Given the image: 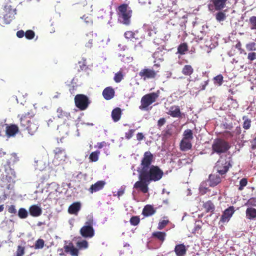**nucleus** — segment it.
I'll return each mask as SVG.
<instances>
[{
	"label": "nucleus",
	"instance_id": "1",
	"mask_svg": "<svg viewBox=\"0 0 256 256\" xmlns=\"http://www.w3.org/2000/svg\"><path fill=\"white\" fill-rule=\"evenodd\" d=\"M153 159L151 152H146L141 160L140 168L138 170L150 182L158 181L164 175L163 171L158 166L152 165Z\"/></svg>",
	"mask_w": 256,
	"mask_h": 256
},
{
	"label": "nucleus",
	"instance_id": "2",
	"mask_svg": "<svg viewBox=\"0 0 256 256\" xmlns=\"http://www.w3.org/2000/svg\"><path fill=\"white\" fill-rule=\"evenodd\" d=\"M18 158L16 153H6L2 148L0 149V172L4 169L6 174H2L3 181L10 182L16 176V172L11 168L10 164L18 161Z\"/></svg>",
	"mask_w": 256,
	"mask_h": 256
},
{
	"label": "nucleus",
	"instance_id": "3",
	"mask_svg": "<svg viewBox=\"0 0 256 256\" xmlns=\"http://www.w3.org/2000/svg\"><path fill=\"white\" fill-rule=\"evenodd\" d=\"M35 114L32 110L27 112L19 114V124L22 130H27L28 133L32 136L38 131L40 124L38 119L34 118Z\"/></svg>",
	"mask_w": 256,
	"mask_h": 256
},
{
	"label": "nucleus",
	"instance_id": "4",
	"mask_svg": "<svg viewBox=\"0 0 256 256\" xmlns=\"http://www.w3.org/2000/svg\"><path fill=\"white\" fill-rule=\"evenodd\" d=\"M132 12L128 4H124L119 6L116 10L118 22L126 26L130 25Z\"/></svg>",
	"mask_w": 256,
	"mask_h": 256
},
{
	"label": "nucleus",
	"instance_id": "5",
	"mask_svg": "<svg viewBox=\"0 0 256 256\" xmlns=\"http://www.w3.org/2000/svg\"><path fill=\"white\" fill-rule=\"evenodd\" d=\"M230 148V145L227 141L220 138H216L212 145V154L218 155L226 153Z\"/></svg>",
	"mask_w": 256,
	"mask_h": 256
},
{
	"label": "nucleus",
	"instance_id": "6",
	"mask_svg": "<svg viewBox=\"0 0 256 256\" xmlns=\"http://www.w3.org/2000/svg\"><path fill=\"white\" fill-rule=\"evenodd\" d=\"M8 1V0H5L6 2L4 10L6 14L4 17L0 18V24L2 26L10 24L16 14V8L11 4L10 2H7Z\"/></svg>",
	"mask_w": 256,
	"mask_h": 256
},
{
	"label": "nucleus",
	"instance_id": "7",
	"mask_svg": "<svg viewBox=\"0 0 256 256\" xmlns=\"http://www.w3.org/2000/svg\"><path fill=\"white\" fill-rule=\"evenodd\" d=\"M160 91L151 92L144 95L140 100V106L139 108L141 110H147L148 108L151 104L154 102L159 96Z\"/></svg>",
	"mask_w": 256,
	"mask_h": 256
},
{
	"label": "nucleus",
	"instance_id": "8",
	"mask_svg": "<svg viewBox=\"0 0 256 256\" xmlns=\"http://www.w3.org/2000/svg\"><path fill=\"white\" fill-rule=\"evenodd\" d=\"M232 164L230 160L220 158L216 162L214 166V170H216V173H218L222 176L228 172Z\"/></svg>",
	"mask_w": 256,
	"mask_h": 256
},
{
	"label": "nucleus",
	"instance_id": "9",
	"mask_svg": "<svg viewBox=\"0 0 256 256\" xmlns=\"http://www.w3.org/2000/svg\"><path fill=\"white\" fill-rule=\"evenodd\" d=\"M94 220L92 219H90L85 223V225L83 226L80 230V234L86 238H91L94 235V230L92 227Z\"/></svg>",
	"mask_w": 256,
	"mask_h": 256
},
{
	"label": "nucleus",
	"instance_id": "10",
	"mask_svg": "<svg viewBox=\"0 0 256 256\" xmlns=\"http://www.w3.org/2000/svg\"><path fill=\"white\" fill-rule=\"evenodd\" d=\"M74 102L76 106L79 110H84L88 108L90 104V101L86 96L83 94H78L75 96Z\"/></svg>",
	"mask_w": 256,
	"mask_h": 256
},
{
	"label": "nucleus",
	"instance_id": "11",
	"mask_svg": "<svg viewBox=\"0 0 256 256\" xmlns=\"http://www.w3.org/2000/svg\"><path fill=\"white\" fill-rule=\"evenodd\" d=\"M138 178L140 180L137 181L134 184V188L140 190L142 192L146 194L148 191V185L150 182L140 172Z\"/></svg>",
	"mask_w": 256,
	"mask_h": 256
},
{
	"label": "nucleus",
	"instance_id": "12",
	"mask_svg": "<svg viewBox=\"0 0 256 256\" xmlns=\"http://www.w3.org/2000/svg\"><path fill=\"white\" fill-rule=\"evenodd\" d=\"M158 71L154 68L144 67L142 68L138 73L139 76L144 80L150 79H154L157 76Z\"/></svg>",
	"mask_w": 256,
	"mask_h": 256
},
{
	"label": "nucleus",
	"instance_id": "13",
	"mask_svg": "<svg viewBox=\"0 0 256 256\" xmlns=\"http://www.w3.org/2000/svg\"><path fill=\"white\" fill-rule=\"evenodd\" d=\"M228 0H210L208 5L209 10H221L224 9Z\"/></svg>",
	"mask_w": 256,
	"mask_h": 256
},
{
	"label": "nucleus",
	"instance_id": "14",
	"mask_svg": "<svg viewBox=\"0 0 256 256\" xmlns=\"http://www.w3.org/2000/svg\"><path fill=\"white\" fill-rule=\"evenodd\" d=\"M54 162H62L66 158V150L62 148H56L54 150Z\"/></svg>",
	"mask_w": 256,
	"mask_h": 256
},
{
	"label": "nucleus",
	"instance_id": "15",
	"mask_svg": "<svg viewBox=\"0 0 256 256\" xmlns=\"http://www.w3.org/2000/svg\"><path fill=\"white\" fill-rule=\"evenodd\" d=\"M234 207L230 206L226 209L223 212L220 220V222L224 224L228 222L234 212Z\"/></svg>",
	"mask_w": 256,
	"mask_h": 256
},
{
	"label": "nucleus",
	"instance_id": "16",
	"mask_svg": "<svg viewBox=\"0 0 256 256\" xmlns=\"http://www.w3.org/2000/svg\"><path fill=\"white\" fill-rule=\"evenodd\" d=\"M6 134L8 138L14 136L19 132V128L15 124H6Z\"/></svg>",
	"mask_w": 256,
	"mask_h": 256
},
{
	"label": "nucleus",
	"instance_id": "17",
	"mask_svg": "<svg viewBox=\"0 0 256 256\" xmlns=\"http://www.w3.org/2000/svg\"><path fill=\"white\" fill-rule=\"evenodd\" d=\"M106 182L104 180H98L95 184H92L88 188V192L90 194L102 190Z\"/></svg>",
	"mask_w": 256,
	"mask_h": 256
},
{
	"label": "nucleus",
	"instance_id": "18",
	"mask_svg": "<svg viewBox=\"0 0 256 256\" xmlns=\"http://www.w3.org/2000/svg\"><path fill=\"white\" fill-rule=\"evenodd\" d=\"M214 173L209 175L208 181L210 186L214 187L221 182L222 177Z\"/></svg>",
	"mask_w": 256,
	"mask_h": 256
},
{
	"label": "nucleus",
	"instance_id": "19",
	"mask_svg": "<svg viewBox=\"0 0 256 256\" xmlns=\"http://www.w3.org/2000/svg\"><path fill=\"white\" fill-rule=\"evenodd\" d=\"M187 248L184 244H176L174 249V252L176 256H184L187 252Z\"/></svg>",
	"mask_w": 256,
	"mask_h": 256
},
{
	"label": "nucleus",
	"instance_id": "20",
	"mask_svg": "<svg viewBox=\"0 0 256 256\" xmlns=\"http://www.w3.org/2000/svg\"><path fill=\"white\" fill-rule=\"evenodd\" d=\"M115 94L114 89L111 86L106 88L102 92V96L106 100H110L112 98Z\"/></svg>",
	"mask_w": 256,
	"mask_h": 256
},
{
	"label": "nucleus",
	"instance_id": "21",
	"mask_svg": "<svg viewBox=\"0 0 256 256\" xmlns=\"http://www.w3.org/2000/svg\"><path fill=\"white\" fill-rule=\"evenodd\" d=\"M29 212L30 216L33 217H38L42 214V208L38 205L34 204L29 208Z\"/></svg>",
	"mask_w": 256,
	"mask_h": 256
},
{
	"label": "nucleus",
	"instance_id": "22",
	"mask_svg": "<svg viewBox=\"0 0 256 256\" xmlns=\"http://www.w3.org/2000/svg\"><path fill=\"white\" fill-rule=\"evenodd\" d=\"M81 208V204L80 202H75L70 206L68 212L71 214L77 215Z\"/></svg>",
	"mask_w": 256,
	"mask_h": 256
},
{
	"label": "nucleus",
	"instance_id": "23",
	"mask_svg": "<svg viewBox=\"0 0 256 256\" xmlns=\"http://www.w3.org/2000/svg\"><path fill=\"white\" fill-rule=\"evenodd\" d=\"M168 114L173 118H180L182 116L180 107L177 106H170Z\"/></svg>",
	"mask_w": 256,
	"mask_h": 256
},
{
	"label": "nucleus",
	"instance_id": "24",
	"mask_svg": "<svg viewBox=\"0 0 256 256\" xmlns=\"http://www.w3.org/2000/svg\"><path fill=\"white\" fill-rule=\"evenodd\" d=\"M64 251L66 252H70L72 256H78V250L76 248L72 243H70L68 245L64 246Z\"/></svg>",
	"mask_w": 256,
	"mask_h": 256
},
{
	"label": "nucleus",
	"instance_id": "25",
	"mask_svg": "<svg viewBox=\"0 0 256 256\" xmlns=\"http://www.w3.org/2000/svg\"><path fill=\"white\" fill-rule=\"evenodd\" d=\"M180 149L182 151H186L190 150L192 148L191 140L182 139L180 142Z\"/></svg>",
	"mask_w": 256,
	"mask_h": 256
},
{
	"label": "nucleus",
	"instance_id": "26",
	"mask_svg": "<svg viewBox=\"0 0 256 256\" xmlns=\"http://www.w3.org/2000/svg\"><path fill=\"white\" fill-rule=\"evenodd\" d=\"M122 114V110L120 108H114L112 112V120L114 122H118L121 118Z\"/></svg>",
	"mask_w": 256,
	"mask_h": 256
},
{
	"label": "nucleus",
	"instance_id": "27",
	"mask_svg": "<svg viewBox=\"0 0 256 256\" xmlns=\"http://www.w3.org/2000/svg\"><path fill=\"white\" fill-rule=\"evenodd\" d=\"M156 210L151 205H146L143 208L142 214L145 216H150L154 214Z\"/></svg>",
	"mask_w": 256,
	"mask_h": 256
},
{
	"label": "nucleus",
	"instance_id": "28",
	"mask_svg": "<svg viewBox=\"0 0 256 256\" xmlns=\"http://www.w3.org/2000/svg\"><path fill=\"white\" fill-rule=\"evenodd\" d=\"M203 207L206 213L210 212L212 214H213L215 210V206L211 200H208L204 202L203 204Z\"/></svg>",
	"mask_w": 256,
	"mask_h": 256
},
{
	"label": "nucleus",
	"instance_id": "29",
	"mask_svg": "<svg viewBox=\"0 0 256 256\" xmlns=\"http://www.w3.org/2000/svg\"><path fill=\"white\" fill-rule=\"evenodd\" d=\"M246 216L249 220H254L256 218V209L253 208H248L246 211Z\"/></svg>",
	"mask_w": 256,
	"mask_h": 256
},
{
	"label": "nucleus",
	"instance_id": "30",
	"mask_svg": "<svg viewBox=\"0 0 256 256\" xmlns=\"http://www.w3.org/2000/svg\"><path fill=\"white\" fill-rule=\"evenodd\" d=\"M182 72L186 76H190L194 72V68L189 64L185 65L182 69Z\"/></svg>",
	"mask_w": 256,
	"mask_h": 256
},
{
	"label": "nucleus",
	"instance_id": "31",
	"mask_svg": "<svg viewBox=\"0 0 256 256\" xmlns=\"http://www.w3.org/2000/svg\"><path fill=\"white\" fill-rule=\"evenodd\" d=\"M152 236L156 238L160 242H163L166 236V234L164 232H156L152 233Z\"/></svg>",
	"mask_w": 256,
	"mask_h": 256
},
{
	"label": "nucleus",
	"instance_id": "32",
	"mask_svg": "<svg viewBox=\"0 0 256 256\" xmlns=\"http://www.w3.org/2000/svg\"><path fill=\"white\" fill-rule=\"evenodd\" d=\"M188 50V46L186 43L180 44L178 48V53L182 55Z\"/></svg>",
	"mask_w": 256,
	"mask_h": 256
},
{
	"label": "nucleus",
	"instance_id": "33",
	"mask_svg": "<svg viewBox=\"0 0 256 256\" xmlns=\"http://www.w3.org/2000/svg\"><path fill=\"white\" fill-rule=\"evenodd\" d=\"M183 138L184 140H192L193 138V133L191 130L186 129V130L183 134Z\"/></svg>",
	"mask_w": 256,
	"mask_h": 256
},
{
	"label": "nucleus",
	"instance_id": "34",
	"mask_svg": "<svg viewBox=\"0 0 256 256\" xmlns=\"http://www.w3.org/2000/svg\"><path fill=\"white\" fill-rule=\"evenodd\" d=\"M242 120H244L242 124L243 128L246 130L250 129L251 126V120L246 116H242Z\"/></svg>",
	"mask_w": 256,
	"mask_h": 256
},
{
	"label": "nucleus",
	"instance_id": "35",
	"mask_svg": "<svg viewBox=\"0 0 256 256\" xmlns=\"http://www.w3.org/2000/svg\"><path fill=\"white\" fill-rule=\"evenodd\" d=\"M207 182L206 181L202 182L200 186L199 190L200 192L202 194H206L208 190V188L207 187Z\"/></svg>",
	"mask_w": 256,
	"mask_h": 256
},
{
	"label": "nucleus",
	"instance_id": "36",
	"mask_svg": "<svg viewBox=\"0 0 256 256\" xmlns=\"http://www.w3.org/2000/svg\"><path fill=\"white\" fill-rule=\"evenodd\" d=\"M100 152L99 151H96L92 152L89 156L90 160L92 162H96L98 160L99 154Z\"/></svg>",
	"mask_w": 256,
	"mask_h": 256
},
{
	"label": "nucleus",
	"instance_id": "37",
	"mask_svg": "<svg viewBox=\"0 0 256 256\" xmlns=\"http://www.w3.org/2000/svg\"><path fill=\"white\" fill-rule=\"evenodd\" d=\"M248 23L252 30H256V16H252L250 18Z\"/></svg>",
	"mask_w": 256,
	"mask_h": 256
},
{
	"label": "nucleus",
	"instance_id": "38",
	"mask_svg": "<svg viewBox=\"0 0 256 256\" xmlns=\"http://www.w3.org/2000/svg\"><path fill=\"white\" fill-rule=\"evenodd\" d=\"M223 78V76L221 74H220L214 78V82L215 84H218L220 86L222 84L224 81Z\"/></svg>",
	"mask_w": 256,
	"mask_h": 256
},
{
	"label": "nucleus",
	"instance_id": "39",
	"mask_svg": "<svg viewBox=\"0 0 256 256\" xmlns=\"http://www.w3.org/2000/svg\"><path fill=\"white\" fill-rule=\"evenodd\" d=\"M18 216L22 219L26 218L28 216V212L25 208H20L18 211Z\"/></svg>",
	"mask_w": 256,
	"mask_h": 256
},
{
	"label": "nucleus",
	"instance_id": "40",
	"mask_svg": "<svg viewBox=\"0 0 256 256\" xmlns=\"http://www.w3.org/2000/svg\"><path fill=\"white\" fill-rule=\"evenodd\" d=\"M216 14V18L217 21L220 22L222 21H224L226 18V14L220 10Z\"/></svg>",
	"mask_w": 256,
	"mask_h": 256
},
{
	"label": "nucleus",
	"instance_id": "41",
	"mask_svg": "<svg viewBox=\"0 0 256 256\" xmlns=\"http://www.w3.org/2000/svg\"><path fill=\"white\" fill-rule=\"evenodd\" d=\"M246 48L248 51H249V52L255 51V50H256V44L254 42H248L246 44Z\"/></svg>",
	"mask_w": 256,
	"mask_h": 256
},
{
	"label": "nucleus",
	"instance_id": "42",
	"mask_svg": "<svg viewBox=\"0 0 256 256\" xmlns=\"http://www.w3.org/2000/svg\"><path fill=\"white\" fill-rule=\"evenodd\" d=\"M44 240L41 238H39L35 242L34 248L36 249H41L44 248Z\"/></svg>",
	"mask_w": 256,
	"mask_h": 256
},
{
	"label": "nucleus",
	"instance_id": "43",
	"mask_svg": "<svg viewBox=\"0 0 256 256\" xmlns=\"http://www.w3.org/2000/svg\"><path fill=\"white\" fill-rule=\"evenodd\" d=\"M76 246L80 249H85L88 247V242L86 240H82L78 242Z\"/></svg>",
	"mask_w": 256,
	"mask_h": 256
},
{
	"label": "nucleus",
	"instance_id": "44",
	"mask_svg": "<svg viewBox=\"0 0 256 256\" xmlns=\"http://www.w3.org/2000/svg\"><path fill=\"white\" fill-rule=\"evenodd\" d=\"M130 222L131 225L136 226L140 223V218L138 216H132L130 218Z\"/></svg>",
	"mask_w": 256,
	"mask_h": 256
},
{
	"label": "nucleus",
	"instance_id": "45",
	"mask_svg": "<svg viewBox=\"0 0 256 256\" xmlns=\"http://www.w3.org/2000/svg\"><path fill=\"white\" fill-rule=\"evenodd\" d=\"M25 254V248L18 246L17 248L16 255L14 256H23Z\"/></svg>",
	"mask_w": 256,
	"mask_h": 256
},
{
	"label": "nucleus",
	"instance_id": "46",
	"mask_svg": "<svg viewBox=\"0 0 256 256\" xmlns=\"http://www.w3.org/2000/svg\"><path fill=\"white\" fill-rule=\"evenodd\" d=\"M24 36L27 39L32 40L34 37L35 33L32 30H28L26 32Z\"/></svg>",
	"mask_w": 256,
	"mask_h": 256
},
{
	"label": "nucleus",
	"instance_id": "47",
	"mask_svg": "<svg viewBox=\"0 0 256 256\" xmlns=\"http://www.w3.org/2000/svg\"><path fill=\"white\" fill-rule=\"evenodd\" d=\"M248 184V180L246 178H242L240 181V186L238 188L239 190H242L244 187L246 186Z\"/></svg>",
	"mask_w": 256,
	"mask_h": 256
},
{
	"label": "nucleus",
	"instance_id": "48",
	"mask_svg": "<svg viewBox=\"0 0 256 256\" xmlns=\"http://www.w3.org/2000/svg\"><path fill=\"white\" fill-rule=\"evenodd\" d=\"M123 78V75L122 74V72H119L117 73H116L114 76V80L118 83L120 82Z\"/></svg>",
	"mask_w": 256,
	"mask_h": 256
},
{
	"label": "nucleus",
	"instance_id": "49",
	"mask_svg": "<svg viewBox=\"0 0 256 256\" xmlns=\"http://www.w3.org/2000/svg\"><path fill=\"white\" fill-rule=\"evenodd\" d=\"M245 205L250 206H256V198H250L246 203Z\"/></svg>",
	"mask_w": 256,
	"mask_h": 256
},
{
	"label": "nucleus",
	"instance_id": "50",
	"mask_svg": "<svg viewBox=\"0 0 256 256\" xmlns=\"http://www.w3.org/2000/svg\"><path fill=\"white\" fill-rule=\"evenodd\" d=\"M168 223V220H162L158 222V230H162Z\"/></svg>",
	"mask_w": 256,
	"mask_h": 256
},
{
	"label": "nucleus",
	"instance_id": "51",
	"mask_svg": "<svg viewBox=\"0 0 256 256\" xmlns=\"http://www.w3.org/2000/svg\"><path fill=\"white\" fill-rule=\"evenodd\" d=\"M222 136L228 139V138H232L234 136V132H230V131H228V130H226V131H224L222 133Z\"/></svg>",
	"mask_w": 256,
	"mask_h": 256
},
{
	"label": "nucleus",
	"instance_id": "52",
	"mask_svg": "<svg viewBox=\"0 0 256 256\" xmlns=\"http://www.w3.org/2000/svg\"><path fill=\"white\" fill-rule=\"evenodd\" d=\"M134 132L135 130H130L128 132L125 133V138L127 140L131 138L132 137Z\"/></svg>",
	"mask_w": 256,
	"mask_h": 256
},
{
	"label": "nucleus",
	"instance_id": "53",
	"mask_svg": "<svg viewBox=\"0 0 256 256\" xmlns=\"http://www.w3.org/2000/svg\"><path fill=\"white\" fill-rule=\"evenodd\" d=\"M82 18L84 20V22L86 24H92V18L91 16H86V15L83 16L82 17Z\"/></svg>",
	"mask_w": 256,
	"mask_h": 256
},
{
	"label": "nucleus",
	"instance_id": "54",
	"mask_svg": "<svg viewBox=\"0 0 256 256\" xmlns=\"http://www.w3.org/2000/svg\"><path fill=\"white\" fill-rule=\"evenodd\" d=\"M248 59L251 62L256 60V53L254 52H249L248 54Z\"/></svg>",
	"mask_w": 256,
	"mask_h": 256
},
{
	"label": "nucleus",
	"instance_id": "55",
	"mask_svg": "<svg viewBox=\"0 0 256 256\" xmlns=\"http://www.w3.org/2000/svg\"><path fill=\"white\" fill-rule=\"evenodd\" d=\"M134 33L132 31H126L124 33V36L127 39H131L134 38Z\"/></svg>",
	"mask_w": 256,
	"mask_h": 256
},
{
	"label": "nucleus",
	"instance_id": "56",
	"mask_svg": "<svg viewBox=\"0 0 256 256\" xmlns=\"http://www.w3.org/2000/svg\"><path fill=\"white\" fill-rule=\"evenodd\" d=\"M8 210V212L10 214H16V210L14 205H11L9 206Z\"/></svg>",
	"mask_w": 256,
	"mask_h": 256
},
{
	"label": "nucleus",
	"instance_id": "57",
	"mask_svg": "<svg viewBox=\"0 0 256 256\" xmlns=\"http://www.w3.org/2000/svg\"><path fill=\"white\" fill-rule=\"evenodd\" d=\"M166 120L164 118H160L158 120L157 125L158 127L160 128V127L162 126L163 125H164V124L166 123Z\"/></svg>",
	"mask_w": 256,
	"mask_h": 256
},
{
	"label": "nucleus",
	"instance_id": "58",
	"mask_svg": "<svg viewBox=\"0 0 256 256\" xmlns=\"http://www.w3.org/2000/svg\"><path fill=\"white\" fill-rule=\"evenodd\" d=\"M224 127L226 130H232L233 128V126L232 123H225L224 124Z\"/></svg>",
	"mask_w": 256,
	"mask_h": 256
},
{
	"label": "nucleus",
	"instance_id": "59",
	"mask_svg": "<svg viewBox=\"0 0 256 256\" xmlns=\"http://www.w3.org/2000/svg\"><path fill=\"white\" fill-rule=\"evenodd\" d=\"M25 32L23 30H20L16 32V36L19 38H22L24 36Z\"/></svg>",
	"mask_w": 256,
	"mask_h": 256
},
{
	"label": "nucleus",
	"instance_id": "60",
	"mask_svg": "<svg viewBox=\"0 0 256 256\" xmlns=\"http://www.w3.org/2000/svg\"><path fill=\"white\" fill-rule=\"evenodd\" d=\"M251 148L252 150L256 149V136L250 141Z\"/></svg>",
	"mask_w": 256,
	"mask_h": 256
},
{
	"label": "nucleus",
	"instance_id": "61",
	"mask_svg": "<svg viewBox=\"0 0 256 256\" xmlns=\"http://www.w3.org/2000/svg\"><path fill=\"white\" fill-rule=\"evenodd\" d=\"M144 136L142 132H138L136 134V139L138 141H140L144 138Z\"/></svg>",
	"mask_w": 256,
	"mask_h": 256
},
{
	"label": "nucleus",
	"instance_id": "62",
	"mask_svg": "<svg viewBox=\"0 0 256 256\" xmlns=\"http://www.w3.org/2000/svg\"><path fill=\"white\" fill-rule=\"evenodd\" d=\"M241 132H242V130H241V128L238 126H237L234 131V134H235L236 135H240L241 133Z\"/></svg>",
	"mask_w": 256,
	"mask_h": 256
},
{
	"label": "nucleus",
	"instance_id": "63",
	"mask_svg": "<svg viewBox=\"0 0 256 256\" xmlns=\"http://www.w3.org/2000/svg\"><path fill=\"white\" fill-rule=\"evenodd\" d=\"M106 146V142H100L97 143L96 146L99 148L100 149L102 148L104 146Z\"/></svg>",
	"mask_w": 256,
	"mask_h": 256
},
{
	"label": "nucleus",
	"instance_id": "64",
	"mask_svg": "<svg viewBox=\"0 0 256 256\" xmlns=\"http://www.w3.org/2000/svg\"><path fill=\"white\" fill-rule=\"evenodd\" d=\"M208 80H207L204 82L202 84V86L200 87V89L202 90H204L206 86L208 84Z\"/></svg>",
	"mask_w": 256,
	"mask_h": 256
}]
</instances>
